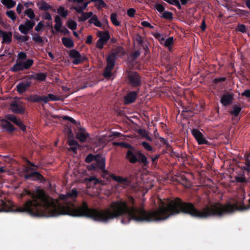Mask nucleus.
I'll return each instance as SVG.
<instances>
[{"mask_svg":"<svg viewBox=\"0 0 250 250\" xmlns=\"http://www.w3.org/2000/svg\"><path fill=\"white\" fill-rule=\"evenodd\" d=\"M122 146L128 148L125 158L132 164L139 163L142 165L144 168H147L149 164L146 156L141 150L136 149L135 147L126 143H122Z\"/></svg>","mask_w":250,"mask_h":250,"instance_id":"1","label":"nucleus"},{"mask_svg":"<svg viewBox=\"0 0 250 250\" xmlns=\"http://www.w3.org/2000/svg\"><path fill=\"white\" fill-rule=\"evenodd\" d=\"M125 54V52L124 48H116L112 49L106 59L107 64L103 74L105 78H109L112 76V70L115 66L116 60L118 58L124 56Z\"/></svg>","mask_w":250,"mask_h":250,"instance_id":"2","label":"nucleus"},{"mask_svg":"<svg viewBox=\"0 0 250 250\" xmlns=\"http://www.w3.org/2000/svg\"><path fill=\"white\" fill-rule=\"evenodd\" d=\"M105 159H103L98 162V169L101 170L102 176L104 179H105L107 180H109V178H111L124 187L128 186L129 185L130 182L127 178H124L120 176H116L112 173H110L108 170L105 169Z\"/></svg>","mask_w":250,"mask_h":250,"instance_id":"3","label":"nucleus"},{"mask_svg":"<svg viewBox=\"0 0 250 250\" xmlns=\"http://www.w3.org/2000/svg\"><path fill=\"white\" fill-rule=\"evenodd\" d=\"M127 83L133 88H139L142 84V78L136 71H129L127 75Z\"/></svg>","mask_w":250,"mask_h":250,"instance_id":"4","label":"nucleus"},{"mask_svg":"<svg viewBox=\"0 0 250 250\" xmlns=\"http://www.w3.org/2000/svg\"><path fill=\"white\" fill-rule=\"evenodd\" d=\"M33 63L34 61L31 59H28L26 61H17L16 63L11 67L10 70L13 72L28 70L32 66Z\"/></svg>","mask_w":250,"mask_h":250,"instance_id":"5","label":"nucleus"},{"mask_svg":"<svg viewBox=\"0 0 250 250\" xmlns=\"http://www.w3.org/2000/svg\"><path fill=\"white\" fill-rule=\"evenodd\" d=\"M10 109L13 113L21 115L24 114L26 111L25 104L19 99L11 102Z\"/></svg>","mask_w":250,"mask_h":250,"instance_id":"6","label":"nucleus"},{"mask_svg":"<svg viewBox=\"0 0 250 250\" xmlns=\"http://www.w3.org/2000/svg\"><path fill=\"white\" fill-rule=\"evenodd\" d=\"M70 58L72 60V62L75 65H78L85 62L87 58L84 55H82L79 52L75 49H72L68 52Z\"/></svg>","mask_w":250,"mask_h":250,"instance_id":"7","label":"nucleus"},{"mask_svg":"<svg viewBox=\"0 0 250 250\" xmlns=\"http://www.w3.org/2000/svg\"><path fill=\"white\" fill-rule=\"evenodd\" d=\"M191 134L194 137L198 145H206L210 146L211 143L208 142L204 136L203 134L197 128H193L191 130Z\"/></svg>","mask_w":250,"mask_h":250,"instance_id":"8","label":"nucleus"},{"mask_svg":"<svg viewBox=\"0 0 250 250\" xmlns=\"http://www.w3.org/2000/svg\"><path fill=\"white\" fill-rule=\"evenodd\" d=\"M234 93L232 92L225 91L220 98V103L224 106L231 104L234 99Z\"/></svg>","mask_w":250,"mask_h":250,"instance_id":"9","label":"nucleus"},{"mask_svg":"<svg viewBox=\"0 0 250 250\" xmlns=\"http://www.w3.org/2000/svg\"><path fill=\"white\" fill-rule=\"evenodd\" d=\"M99 39L97 42V47H103L109 39V33L107 31H99L97 33Z\"/></svg>","mask_w":250,"mask_h":250,"instance_id":"10","label":"nucleus"},{"mask_svg":"<svg viewBox=\"0 0 250 250\" xmlns=\"http://www.w3.org/2000/svg\"><path fill=\"white\" fill-rule=\"evenodd\" d=\"M24 177L25 179H32L33 181H40L44 183L46 182V179L38 171H34L29 174H26Z\"/></svg>","mask_w":250,"mask_h":250,"instance_id":"11","label":"nucleus"},{"mask_svg":"<svg viewBox=\"0 0 250 250\" xmlns=\"http://www.w3.org/2000/svg\"><path fill=\"white\" fill-rule=\"evenodd\" d=\"M35 25V22L30 20H26L24 24H21L19 27L20 32L25 35L28 33Z\"/></svg>","mask_w":250,"mask_h":250,"instance_id":"12","label":"nucleus"},{"mask_svg":"<svg viewBox=\"0 0 250 250\" xmlns=\"http://www.w3.org/2000/svg\"><path fill=\"white\" fill-rule=\"evenodd\" d=\"M139 89L136 91H130L124 97V102L125 104H129L134 102L139 93Z\"/></svg>","mask_w":250,"mask_h":250,"instance_id":"13","label":"nucleus"},{"mask_svg":"<svg viewBox=\"0 0 250 250\" xmlns=\"http://www.w3.org/2000/svg\"><path fill=\"white\" fill-rule=\"evenodd\" d=\"M78 127V129L75 132L77 139L82 142H85L89 137V134L83 127Z\"/></svg>","mask_w":250,"mask_h":250,"instance_id":"14","label":"nucleus"},{"mask_svg":"<svg viewBox=\"0 0 250 250\" xmlns=\"http://www.w3.org/2000/svg\"><path fill=\"white\" fill-rule=\"evenodd\" d=\"M32 83L30 81H24L20 82L16 86V89L19 94H23L30 87Z\"/></svg>","mask_w":250,"mask_h":250,"instance_id":"15","label":"nucleus"},{"mask_svg":"<svg viewBox=\"0 0 250 250\" xmlns=\"http://www.w3.org/2000/svg\"><path fill=\"white\" fill-rule=\"evenodd\" d=\"M103 159H105V158L104 157L101 156L99 154L94 155L92 153H90L86 157L85 162L86 163H89L94 161L95 163H97V166L98 167V162Z\"/></svg>","mask_w":250,"mask_h":250,"instance_id":"16","label":"nucleus"},{"mask_svg":"<svg viewBox=\"0 0 250 250\" xmlns=\"http://www.w3.org/2000/svg\"><path fill=\"white\" fill-rule=\"evenodd\" d=\"M0 36L2 38V42L5 43H9L11 42L12 33L10 32H1Z\"/></svg>","mask_w":250,"mask_h":250,"instance_id":"17","label":"nucleus"},{"mask_svg":"<svg viewBox=\"0 0 250 250\" xmlns=\"http://www.w3.org/2000/svg\"><path fill=\"white\" fill-rule=\"evenodd\" d=\"M78 195V192L76 188H73L71 190L67 192L66 195H62V199L65 200L68 198H71L72 199H76Z\"/></svg>","mask_w":250,"mask_h":250,"instance_id":"18","label":"nucleus"},{"mask_svg":"<svg viewBox=\"0 0 250 250\" xmlns=\"http://www.w3.org/2000/svg\"><path fill=\"white\" fill-rule=\"evenodd\" d=\"M232 110L229 112L230 114L235 117H237L242 110L241 105L240 104H234L232 106Z\"/></svg>","mask_w":250,"mask_h":250,"instance_id":"19","label":"nucleus"},{"mask_svg":"<svg viewBox=\"0 0 250 250\" xmlns=\"http://www.w3.org/2000/svg\"><path fill=\"white\" fill-rule=\"evenodd\" d=\"M2 127L9 132H12L16 129L14 126L10 122L6 120L3 121Z\"/></svg>","mask_w":250,"mask_h":250,"instance_id":"20","label":"nucleus"},{"mask_svg":"<svg viewBox=\"0 0 250 250\" xmlns=\"http://www.w3.org/2000/svg\"><path fill=\"white\" fill-rule=\"evenodd\" d=\"M37 6L41 10H47L51 8V7L46 2L41 1L37 3Z\"/></svg>","mask_w":250,"mask_h":250,"instance_id":"21","label":"nucleus"},{"mask_svg":"<svg viewBox=\"0 0 250 250\" xmlns=\"http://www.w3.org/2000/svg\"><path fill=\"white\" fill-rule=\"evenodd\" d=\"M80 13H81V16L79 17V21H84L93 15L92 12L84 13L83 11Z\"/></svg>","mask_w":250,"mask_h":250,"instance_id":"22","label":"nucleus"},{"mask_svg":"<svg viewBox=\"0 0 250 250\" xmlns=\"http://www.w3.org/2000/svg\"><path fill=\"white\" fill-rule=\"evenodd\" d=\"M55 24L54 28L57 31H60L61 27L62 25V20L59 16H56L55 18Z\"/></svg>","mask_w":250,"mask_h":250,"instance_id":"23","label":"nucleus"},{"mask_svg":"<svg viewBox=\"0 0 250 250\" xmlns=\"http://www.w3.org/2000/svg\"><path fill=\"white\" fill-rule=\"evenodd\" d=\"M1 1L7 8H11L16 4V2L13 0H1Z\"/></svg>","mask_w":250,"mask_h":250,"instance_id":"24","label":"nucleus"},{"mask_svg":"<svg viewBox=\"0 0 250 250\" xmlns=\"http://www.w3.org/2000/svg\"><path fill=\"white\" fill-rule=\"evenodd\" d=\"M89 22L90 23H93L95 26L97 27H101L102 24L98 20L96 15L92 16V18L89 20Z\"/></svg>","mask_w":250,"mask_h":250,"instance_id":"25","label":"nucleus"},{"mask_svg":"<svg viewBox=\"0 0 250 250\" xmlns=\"http://www.w3.org/2000/svg\"><path fill=\"white\" fill-rule=\"evenodd\" d=\"M32 39L36 42L38 43L40 45H42L43 41L42 39L41 36H40L38 34H32Z\"/></svg>","mask_w":250,"mask_h":250,"instance_id":"26","label":"nucleus"},{"mask_svg":"<svg viewBox=\"0 0 250 250\" xmlns=\"http://www.w3.org/2000/svg\"><path fill=\"white\" fill-rule=\"evenodd\" d=\"M0 212H6L9 210L8 205L2 199H0Z\"/></svg>","mask_w":250,"mask_h":250,"instance_id":"27","label":"nucleus"},{"mask_svg":"<svg viewBox=\"0 0 250 250\" xmlns=\"http://www.w3.org/2000/svg\"><path fill=\"white\" fill-rule=\"evenodd\" d=\"M47 77L46 73L40 72L36 73V80L39 82L44 81Z\"/></svg>","mask_w":250,"mask_h":250,"instance_id":"28","label":"nucleus"},{"mask_svg":"<svg viewBox=\"0 0 250 250\" xmlns=\"http://www.w3.org/2000/svg\"><path fill=\"white\" fill-rule=\"evenodd\" d=\"M138 133L143 137L145 138L147 140L151 142L152 138L148 135V132L145 129H140Z\"/></svg>","mask_w":250,"mask_h":250,"instance_id":"29","label":"nucleus"},{"mask_svg":"<svg viewBox=\"0 0 250 250\" xmlns=\"http://www.w3.org/2000/svg\"><path fill=\"white\" fill-rule=\"evenodd\" d=\"M62 42L64 46L66 47H72L74 45V43L72 40L68 38H63Z\"/></svg>","mask_w":250,"mask_h":250,"instance_id":"30","label":"nucleus"},{"mask_svg":"<svg viewBox=\"0 0 250 250\" xmlns=\"http://www.w3.org/2000/svg\"><path fill=\"white\" fill-rule=\"evenodd\" d=\"M58 13L63 18H66L68 14V11L65 10L63 7L60 6L57 10Z\"/></svg>","mask_w":250,"mask_h":250,"instance_id":"31","label":"nucleus"},{"mask_svg":"<svg viewBox=\"0 0 250 250\" xmlns=\"http://www.w3.org/2000/svg\"><path fill=\"white\" fill-rule=\"evenodd\" d=\"M28 100L32 102L38 103L41 101V96L36 94L31 95L28 97Z\"/></svg>","mask_w":250,"mask_h":250,"instance_id":"32","label":"nucleus"},{"mask_svg":"<svg viewBox=\"0 0 250 250\" xmlns=\"http://www.w3.org/2000/svg\"><path fill=\"white\" fill-rule=\"evenodd\" d=\"M89 1L84 2L82 6H77L74 8V9L77 12H82L87 6Z\"/></svg>","mask_w":250,"mask_h":250,"instance_id":"33","label":"nucleus"},{"mask_svg":"<svg viewBox=\"0 0 250 250\" xmlns=\"http://www.w3.org/2000/svg\"><path fill=\"white\" fill-rule=\"evenodd\" d=\"M66 25L71 30H74L77 27V23L72 20H69L66 22Z\"/></svg>","mask_w":250,"mask_h":250,"instance_id":"34","label":"nucleus"},{"mask_svg":"<svg viewBox=\"0 0 250 250\" xmlns=\"http://www.w3.org/2000/svg\"><path fill=\"white\" fill-rule=\"evenodd\" d=\"M24 14L27 15L30 19H33L35 15L33 10L31 8H28L24 11Z\"/></svg>","mask_w":250,"mask_h":250,"instance_id":"35","label":"nucleus"},{"mask_svg":"<svg viewBox=\"0 0 250 250\" xmlns=\"http://www.w3.org/2000/svg\"><path fill=\"white\" fill-rule=\"evenodd\" d=\"M140 144L147 151H152L153 150L152 146L146 142H142Z\"/></svg>","mask_w":250,"mask_h":250,"instance_id":"36","label":"nucleus"},{"mask_svg":"<svg viewBox=\"0 0 250 250\" xmlns=\"http://www.w3.org/2000/svg\"><path fill=\"white\" fill-rule=\"evenodd\" d=\"M6 118L7 120L13 122L15 124H16L17 121L19 120V119H18L16 116L13 114L7 115Z\"/></svg>","mask_w":250,"mask_h":250,"instance_id":"37","label":"nucleus"},{"mask_svg":"<svg viewBox=\"0 0 250 250\" xmlns=\"http://www.w3.org/2000/svg\"><path fill=\"white\" fill-rule=\"evenodd\" d=\"M111 21L113 24L115 26H119L120 25V22L117 20V16L115 13H112L111 15Z\"/></svg>","mask_w":250,"mask_h":250,"instance_id":"38","label":"nucleus"},{"mask_svg":"<svg viewBox=\"0 0 250 250\" xmlns=\"http://www.w3.org/2000/svg\"><path fill=\"white\" fill-rule=\"evenodd\" d=\"M173 38L169 37L167 38L166 40H164V41H163V44H164L166 47H168L170 45H173Z\"/></svg>","mask_w":250,"mask_h":250,"instance_id":"39","label":"nucleus"},{"mask_svg":"<svg viewBox=\"0 0 250 250\" xmlns=\"http://www.w3.org/2000/svg\"><path fill=\"white\" fill-rule=\"evenodd\" d=\"M162 17L166 19L171 20L173 18V14L170 12L165 11L163 13Z\"/></svg>","mask_w":250,"mask_h":250,"instance_id":"40","label":"nucleus"},{"mask_svg":"<svg viewBox=\"0 0 250 250\" xmlns=\"http://www.w3.org/2000/svg\"><path fill=\"white\" fill-rule=\"evenodd\" d=\"M242 169L248 172H250V160L247 159L245 162V165L241 167Z\"/></svg>","mask_w":250,"mask_h":250,"instance_id":"41","label":"nucleus"},{"mask_svg":"<svg viewBox=\"0 0 250 250\" xmlns=\"http://www.w3.org/2000/svg\"><path fill=\"white\" fill-rule=\"evenodd\" d=\"M15 125L18 126L22 131H26V126L24 125L20 119H19Z\"/></svg>","mask_w":250,"mask_h":250,"instance_id":"42","label":"nucleus"},{"mask_svg":"<svg viewBox=\"0 0 250 250\" xmlns=\"http://www.w3.org/2000/svg\"><path fill=\"white\" fill-rule=\"evenodd\" d=\"M226 80V77H220V78H215L212 80V84H217V83L225 82Z\"/></svg>","mask_w":250,"mask_h":250,"instance_id":"43","label":"nucleus"},{"mask_svg":"<svg viewBox=\"0 0 250 250\" xmlns=\"http://www.w3.org/2000/svg\"><path fill=\"white\" fill-rule=\"evenodd\" d=\"M235 180L238 183H246L247 181L244 176H236L235 177Z\"/></svg>","mask_w":250,"mask_h":250,"instance_id":"44","label":"nucleus"},{"mask_svg":"<svg viewBox=\"0 0 250 250\" xmlns=\"http://www.w3.org/2000/svg\"><path fill=\"white\" fill-rule=\"evenodd\" d=\"M86 179L88 181L90 182H93L94 185H96L101 183V181H100L99 179L93 176L89 177Z\"/></svg>","mask_w":250,"mask_h":250,"instance_id":"45","label":"nucleus"},{"mask_svg":"<svg viewBox=\"0 0 250 250\" xmlns=\"http://www.w3.org/2000/svg\"><path fill=\"white\" fill-rule=\"evenodd\" d=\"M63 120L69 121L72 123L73 125H77V122L73 118L69 117L68 116H64L62 118Z\"/></svg>","mask_w":250,"mask_h":250,"instance_id":"46","label":"nucleus"},{"mask_svg":"<svg viewBox=\"0 0 250 250\" xmlns=\"http://www.w3.org/2000/svg\"><path fill=\"white\" fill-rule=\"evenodd\" d=\"M7 16L9 17L11 20L14 21L16 19V14L13 11H8L6 12Z\"/></svg>","mask_w":250,"mask_h":250,"instance_id":"47","label":"nucleus"},{"mask_svg":"<svg viewBox=\"0 0 250 250\" xmlns=\"http://www.w3.org/2000/svg\"><path fill=\"white\" fill-rule=\"evenodd\" d=\"M87 168L89 171L96 170L98 167L97 166V163H92L87 166Z\"/></svg>","mask_w":250,"mask_h":250,"instance_id":"48","label":"nucleus"},{"mask_svg":"<svg viewBox=\"0 0 250 250\" xmlns=\"http://www.w3.org/2000/svg\"><path fill=\"white\" fill-rule=\"evenodd\" d=\"M153 35L160 42L163 44V41H164V38L159 33H154Z\"/></svg>","mask_w":250,"mask_h":250,"instance_id":"49","label":"nucleus"},{"mask_svg":"<svg viewBox=\"0 0 250 250\" xmlns=\"http://www.w3.org/2000/svg\"><path fill=\"white\" fill-rule=\"evenodd\" d=\"M48 96L49 101H58L60 100L58 96L53 94H48Z\"/></svg>","mask_w":250,"mask_h":250,"instance_id":"50","label":"nucleus"},{"mask_svg":"<svg viewBox=\"0 0 250 250\" xmlns=\"http://www.w3.org/2000/svg\"><path fill=\"white\" fill-rule=\"evenodd\" d=\"M154 6L155 8L157 9V10L160 12H163L165 10L164 6L159 3H156Z\"/></svg>","mask_w":250,"mask_h":250,"instance_id":"51","label":"nucleus"},{"mask_svg":"<svg viewBox=\"0 0 250 250\" xmlns=\"http://www.w3.org/2000/svg\"><path fill=\"white\" fill-rule=\"evenodd\" d=\"M140 55V51L139 50L135 51L134 52L131 54V57L132 60H135L138 58Z\"/></svg>","mask_w":250,"mask_h":250,"instance_id":"52","label":"nucleus"},{"mask_svg":"<svg viewBox=\"0 0 250 250\" xmlns=\"http://www.w3.org/2000/svg\"><path fill=\"white\" fill-rule=\"evenodd\" d=\"M18 58L19 60H26L27 58V55L25 53L21 52L18 54Z\"/></svg>","mask_w":250,"mask_h":250,"instance_id":"53","label":"nucleus"},{"mask_svg":"<svg viewBox=\"0 0 250 250\" xmlns=\"http://www.w3.org/2000/svg\"><path fill=\"white\" fill-rule=\"evenodd\" d=\"M23 8L24 6L22 4L19 3L17 5L16 11L19 14H21L23 10Z\"/></svg>","mask_w":250,"mask_h":250,"instance_id":"54","label":"nucleus"},{"mask_svg":"<svg viewBox=\"0 0 250 250\" xmlns=\"http://www.w3.org/2000/svg\"><path fill=\"white\" fill-rule=\"evenodd\" d=\"M43 26H44V24L41 21V22H39L38 23V24L37 25V26L35 27V30L37 32H39L42 29Z\"/></svg>","mask_w":250,"mask_h":250,"instance_id":"55","label":"nucleus"},{"mask_svg":"<svg viewBox=\"0 0 250 250\" xmlns=\"http://www.w3.org/2000/svg\"><path fill=\"white\" fill-rule=\"evenodd\" d=\"M70 146H79L78 142L74 139L70 140L68 142Z\"/></svg>","mask_w":250,"mask_h":250,"instance_id":"56","label":"nucleus"},{"mask_svg":"<svg viewBox=\"0 0 250 250\" xmlns=\"http://www.w3.org/2000/svg\"><path fill=\"white\" fill-rule=\"evenodd\" d=\"M24 79H26L25 81H31V80L32 79L36 80V73L35 74L26 75V76H24Z\"/></svg>","mask_w":250,"mask_h":250,"instance_id":"57","label":"nucleus"},{"mask_svg":"<svg viewBox=\"0 0 250 250\" xmlns=\"http://www.w3.org/2000/svg\"><path fill=\"white\" fill-rule=\"evenodd\" d=\"M237 30L242 32H245L246 26L243 24H238L237 26Z\"/></svg>","mask_w":250,"mask_h":250,"instance_id":"58","label":"nucleus"},{"mask_svg":"<svg viewBox=\"0 0 250 250\" xmlns=\"http://www.w3.org/2000/svg\"><path fill=\"white\" fill-rule=\"evenodd\" d=\"M241 95L248 98H250V89L245 90L243 93H242Z\"/></svg>","mask_w":250,"mask_h":250,"instance_id":"59","label":"nucleus"},{"mask_svg":"<svg viewBox=\"0 0 250 250\" xmlns=\"http://www.w3.org/2000/svg\"><path fill=\"white\" fill-rule=\"evenodd\" d=\"M160 157V154H156L154 157L150 156L151 159V161L153 163H155L156 161H157L158 160Z\"/></svg>","mask_w":250,"mask_h":250,"instance_id":"60","label":"nucleus"},{"mask_svg":"<svg viewBox=\"0 0 250 250\" xmlns=\"http://www.w3.org/2000/svg\"><path fill=\"white\" fill-rule=\"evenodd\" d=\"M135 13V10L133 8H130L127 11V14L130 17H133Z\"/></svg>","mask_w":250,"mask_h":250,"instance_id":"61","label":"nucleus"},{"mask_svg":"<svg viewBox=\"0 0 250 250\" xmlns=\"http://www.w3.org/2000/svg\"><path fill=\"white\" fill-rule=\"evenodd\" d=\"M98 4L97 5L98 8H100L101 6L105 7L106 4L103 0H99Z\"/></svg>","mask_w":250,"mask_h":250,"instance_id":"62","label":"nucleus"},{"mask_svg":"<svg viewBox=\"0 0 250 250\" xmlns=\"http://www.w3.org/2000/svg\"><path fill=\"white\" fill-rule=\"evenodd\" d=\"M19 40H21L22 42H26L28 40L29 37L28 36H20L19 38H18Z\"/></svg>","mask_w":250,"mask_h":250,"instance_id":"63","label":"nucleus"},{"mask_svg":"<svg viewBox=\"0 0 250 250\" xmlns=\"http://www.w3.org/2000/svg\"><path fill=\"white\" fill-rule=\"evenodd\" d=\"M65 129L66 130V132L67 133V134L69 136H71V135H73L72 131L71 129L70 128V127L68 125H67V128H66Z\"/></svg>","mask_w":250,"mask_h":250,"instance_id":"64","label":"nucleus"}]
</instances>
